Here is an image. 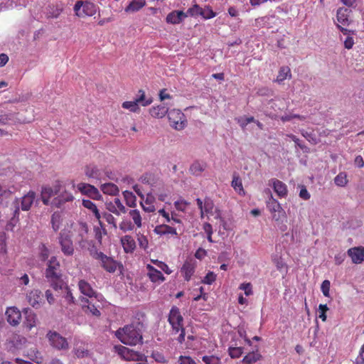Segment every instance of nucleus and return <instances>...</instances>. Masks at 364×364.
<instances>
[{"label":"nucleus","mask_w":364,"mask_h":364,"mask_svg":"<svg viewBox=\"0 0 364 364\" xmlns=\"http://www.w3.org/2000/svg\"><path fill=\"white\" fill-rule=\"evenodd\" d=\"M168 118L170 125L176 130H181L185 127V115L179 109H171L168 111Z\"/></svg>","instance_id":"nucleus-9"},{"label":"nucleus","mask_w":364,"mask_h":364,"mask_svg":"<svg viewBox=\"0 0 364 364\" xmlns=\"http://www.w3.org/2000/svg\"><path fill=\"white\" fill-rule=\"evenodd\" d=\"M168 111V107L164 104L154 106L150 108L149 114H151V117L159 119L163 118L166 114H167Z\"/></svg>","instance_id":"nucleus-27"},{"label":"nucleus","mask_w":364,"mask_h":364,"mask_svg":"<svg viewBox=\"0 0 364 364\" xmlns=\"http://www.w3.org/2000/svg\"><path fill=\"white\" fill-rule=\"evenodd\" d=\"M188 203L185 200H177L174 203L175 208L179 210L184 212L186 209L187 205Z\"/></svg>","instance_id":"nucleus-64"},{"label":"nucleus","mask_w":364,"mask_h":364,"mask_svg":"<svg viewBox=\"0 0 364 364\" xmlns=\"http://www.w3.org/2000/svg\"><path fill=\"white\" fill-rule=\"evenodd\" d=\"M255 122V119L253 117H248L245 118H240L237 119V122L240 126L244 129L249 123Z\"/></svg>","instance_id":"nucleus-62"},{"label":"nucleus","mask_w":364,"mask_h":364,"mask_svg":"<svg viewBox=\"0 0 364 364\" xmlns=\"http://www.w3.org/2000/svg\"><path fill=\"white\" fill-rule=\"evenodd\" d=\"M74 200L73 194L68 191H64L60 193L57 197L54 198L52 201V205L56 208H60L67 202H71Z\"/></svg>","instance_id":"nucleus-19"},{"label":"nucleus","mask_w":364,"mask_h":364,"mask_svg":"<svg viewBox=\"0 0 364 364\" xmlns=\"http://www.w3.org/2000/svg\"><path fill=\"white\" fill-rule=\"evenodd\" d=\"M78 287L82 294L90 298L96 297V291L87 281L84 279L80 280L78 282Z\"/></svg>","instance_id":"nucleus-25"},{"label":"nucleus","mask_w":364,"mask_h":364,"mask_svg":"<svg viewBox=\"0 0 364 364\" xmlns=\"http://www.w3.org/2000/svg\"><path fill=\"white\" fill-rule=\"evenodd\" d=\"M202 11V8L198 5L194 4L192 7L189 8L185 14H187V17L190 16H200V13Z\"/></svg>","instance_id":"nucleus-50"},{"label":"nucleus","mask_w":364,"mask_h":364,"mask_svg":"<svg viewBox=\"0 0 364 364\" xmlns=\"http://www.w3.org/2000/svg\"><path fill=\"white\" fill-rule=\"evenodd\" d=\"M142 327L143 324L140 322L125 325L115 331V336L127 346L141 344L143 343Z\"/></svg>","instance_id":"nucleus-1"},{"label":"nucleus","mask_w":364,"mask_h":364,"mask_svg":"<svg viewBox=\"0 0 364 364\" xmlns=\"http://www.w3.org/2000/svg\"><path fill=\"white\" fill-rule=\"evenodd\" d=\"M78 190L81 193L86 195L92 199L99 200L101 195L97 188L88 183H80L77 185Z\"/></svg>","instance_id":"nucleus-15"},{"label":"nucleus","mask_w":364,"mask_h":364,"mask_svg":"<svg viewBox=\"0 0 364 364\" xmlns=\"http://www.w3.org/2000/svg\"><path fill=\"white\" fill-rule=\"evenodd\" d=\"M216 274L213 272H208L202 280V283L212 284L216 280Z\"/></svg>","instance_id":"nucleus-56"},{"label":"nucleus","mask_w":364,"mask_h":364,"mask_svg":"<svg viewBox=\"0 0 364 364\" xmlns=\"http://www.w3.org/2000/svg\"><path fill=\"white\" fill-rule=\"evenodd\" d=\"M49 255H50L49 249L45 244L41 243L38 246V257H39V259L41 261L45 262L48 259Z\"/></svg>","instance_id":"nucleus-41"},{"label":"nucleus","mask_w":364,"mask_h":364,"mask_svg":"<svg viewBox=\"0 0 364 364\" xmlns=\"http://www.w3.org/2000/svg\"><path fill=\"white\" fill-rule=\"evenodd\" d=\"M331 283L328 280H324L321 286V290L325 296H329Z\"/></svg>","instance_id":"nucleus-61"},{"label":"nucleus","mask_w":364,"mask_h":364,"mask_svg":"<svg viewBox=\"0 0 364 364\" xmlns=\"http://www.w3.org/2000/svg\"><path fill=\"white\" fill-rule=\"evenodd\" d=\"M91 257L97 260L100 266L107 272L114 273L117 269L122 268V264L115 260L112 257H109L97 249L90 250Z\"/></svg>","instance_id":"nucleus-4"},{"label":"nucleus","mask_w":364,"mask_h":364,"mask_svg":"<svg viewBox=\"0 0 364 364\" xmlns=\"http://www.w3.org/2000/svg\"><path fill=\"white\" fill-rule=\"evenodd\" d=\"M124 198L126 199L127 204L129 206L132 207V206H135L136 205V203H135L136 198L132 194V192L125 191V192H124Z\"/></svg>","instance_id":"nucleus-55"},{"label":"nucleus","mask_w":364,"mask_h":364,"mask_svg":"<svg viewBox=\"0 0 364 364\" xmlns=\"http://www.w3.org/2000/svg\"><path fill=\"white\" fill-rule=\"evenodd\" d=\"M124 109H129L130 112L137 113L140 111V108L135 100L134 101H126L122 105Z\"/></svg>","instance_id":"nucleus-42"},{"label":"nucleus","mask_w":364,"mask_h":364,"mask_svg":"<svg viewBox=\"0 0 364 364\" xmlns=\"http://www.w3.org/2000/svg\"><path fill=\"white\" fill-rule=\"evenodd\" d=\"M134 100L138 104V105H141L143 107L148 106L151 105L153 102L152 97H146L144 90L141 89L138 91L136 97L135 98Z\"/></svg>","instance_id":"nucleus-31"},{"label":"nucleus","mask_w":364,"mask_h":364,"mask_svg":"<svg viewBox=\"0 0 364 364\" xmlns=\"http://www.w3.org/2000/svg\"><path fill=\"white\" fill-rule=\"evenodd\" d=\"M154 232L160 236L171 235L172 236H175L176 237H178L176 228L166 224L156 225L154 230Z\"/></svg>","instance_id":"nucleus-22"},{"label":"nucleus","mask_w":364,"mask_h":364,"mask_svg":"<svg viewBox=\"0 0 364 364\" xmlns=\"http://www.w3.org/2000/svg\"><path fill=\"white\" fill-rule=\"evenodd\" d=\"M11 342L16 348H18L26 343V338L19 335H15L13 337Z\"/></svg>","instance_id":"nucleus-52"},{"label":"nucleus","mask_w":364,"mask_h":364,"mask_svg":"<svg viewBox=\"0 0 364 364\" xmlns=\"http://www.w3.org/2000/svg\"><path fill=\"white\" fill-rule=\"evenodd\" d=\"M63 11V9L58 6L50 7V11L48 14V17L51 18H57Z\"/></svg>","instance_id":"nucleus-58"},{"label":"nucleus","mask_w":364,"mask_h":364,"mask_svg":"<svg viewBox=\"0 0 364 364\" xmlns=\"http://www.w3.org/2000/svg\"><path fill=\"white\" fill-rule=\"evenodd\" d=\"M73 10L78 17L92 16L97 12V6L88 1H77Z\"/></svg>","instance_id":"nucleus-8"},{"label":"nucleus","mask_w":364,"mask_h":364,"mask_svg":"<svg viewBox=\"0 0 364 364\" xmlns=\"http://www.w3.org/2000/svg\"><path fill=\"white\" fill-rule=\"evenodd\" d=\"M82 205L85 208H86L88 210H90L93 213L95 218L99 222V224H100V227L102 228V230H104L105 233L106 234V230H105V229L104 228L103 223L101 221L102 215H101V214H100L97 207L96 206V205L93 202L90 200L84 199V200H82Z\"/></svg>","instance_id":"nucleus-20"},{"label":"nucleus","mask_w":364,"mask_h":364,"mask_svg":"<svg viewBox=\"0 0 364 364\" xmlns=\"http://www.w3.org/2000/svg\"><path fill=\"white\" fill-rule=\"evenodd\" d=\"M85 173L87 177L92 178H99L100 176V170L93 165L87 166L85 169Z\"/></svg>","instance_id":"nucleus-40"},{"label":"nucleus","mask_w":364,"mask_h":364,"mask_svg":"<svg viewBox=\"0 0 364 364\" xmlns=\"http://www.w3.org/2000/svg\"><path fill=\"white\" fill-rule=\"evenodd\" d=\"M58 242L62 252L65 256H73L75 252L71 236L68 232H61L58 237Z\"/></svg>","instance_id":"nucleus-10"},{"label":"nucleus","mask_w":364,"mask_h":364,"mask_svg":"<svg viewBox=\"0 0 364 364\" xmlns=\"http://www.w3.org/2000/svg\"><path fill=\"white\" fill-rule=\"evenodd\" d=\"M168 322L171 326V334H178L176 340L179 343H183L185 341L186 336L183 326V317L177 306H173L171 307L168 316Z\"/></svg>","instance_id":"nucleus-3"},{"label":"nucleus","mask_w":364,"mask_h":364,"mask_svg":"<svg viewBox=\"0 0 364 364\" xmlns=\"http://www.w3.org/2000/svg\"><path fill=\"white\" fill-rule=\"evenodd\" d=\"M232 188L240 195H245V191L242 186V183L240 177L237 174L233 175V178L231 183Z\"/></svg>","instance_id":"nucleus-37"},{"label":"nucleus","mask_w":364,"mask_h":364,"mask_svg":"<svg viewBox=\"0 0 364 364\" xmlns=\"http://www.w3.org/2000/svg\"><path fill=\"white\" fill-rule=\"evenodd\" d=\"M27 299L30 305L34 308H37L43 299L42 293L38 289L31 290L27 294Z\"/></svg>","instance_id":"nucleus-24"},{"label":"nucleus","mask_w":364,"mask_h":364,"mask_svg":"<svg viewBox=\"0 0 364 364\" xmlns=\"http://www.w3.org/2000/svg\"><path fill=\"white\" fill-rule=\"evenodd\" d=\"M146 5L145 0H132L129 4L125 8L127 13H134L139 11Z\"/></svg>","instance_id":"nucleus-30"},{"label":"nucleus","mask_w":364,"mask_h":364,"mask_svg":"<svg viewBox=\"0 0 364 364\" xmlns=\"http://www.w3.org/2000/svg\"><path fill=\"white\" fill-rule=\"evenodd\" d=\"M82 302V309L87 314H91L92 316H100V311L94 304L90 301L88 299L82 298L81 299Z\"/></svg>","instance_id":"nucleus-28"},{"label":"nucleus","mask_w":364,"mask_h":364,"mask_svg":"<svg viewBox=\"0 0 364 364\" xmlns=\"http://www.w3.org/2000/svg\"><path fill=\"white\" fill-rule=\"evenodd\" d=\"M291 77V70L288 66H282L280 68L278 75L277 76L276 81L279 83H282L284 80Z\"/></svg>","instance_id":"nucleus-34"},{"label":"nucleus","mask_w":364,"mask_h":364,"mask_svg":"<svg viewBox=\"0 0 364 364\" xmlns=\"http://www.w3.org/2000/svg\"><path fill=\"white\" fill-rule=\"evenodd\" d=\"M151 262L156 264L159 268L164 271L166 274H170L172 271L169 269L168 266L164 262L159 260H151Z\"/></svg>","instance_id":"nucleus-54"},{"label":"nucleus","mask_w":364,"mask_h":364,"mask_svg":"<svg viewBox=\"0 0 364 364\" xmlns=\"http://www.w3.org/2000/svg\"><path fill=\"white\" fill-rule=\"evenodd\" d=\"M196 268V262L193 258L187 259L181 267V273L184 280L188 282L194 274Z\"/></svg>","instance_id":"nucleus-12"},{"label":"nucleus","mask_w":364,"mask_h":364,"mask_svg":"<svg viewBox=\"0 0 364 364\" xmlns=\"http://www.w3.org/2000/svg\"><path fill=\"white\" fill-rule=\"evenodd\" d=\"M348 181L347 175L344 172L339 173L334 178L335 184L340 187H344Z\"/></svg>","instance_id":"nucleus-43"},{"label":"nucleus","mask_w":364,"mask_h":364,"mask_svg":"<svg viewBox=\"0 0 364 364\" xmlns=\"http://www.w3.org/2000/svg\"><path fill=\"white\" fill-rule=\"evenodd\" d=\"M202 360L205 364H221L220 358L215 355H204L202 358Z\"/></svg>","instance_id":"nucleus-47"},{"label":"nucleus","mask_w":364,"mask_h":364,"mask_svg":"<svg viewBox=\"0 0 364 364\" xmlns=\"http://www.w3.org/2000/svg\"><path fill=\"white\" fill-rule=\"evenodd\" d=\"M264 192L267 194L269 195V198L267 201V206L270 211V213L272 215V218L276 220L279 221L282 218H284L286 217V213L282 208L281 204L279 203V201L275 199L271 191L269 188H267Z\"/></svg>","instance_id":"nucleus-7"},{"label":"nucleus","mask_w":364,"mask_h":364,"mask_svg":"<svg viewBox=\"0 0 364 364\" xmlns=\"http://www.w3.org/2000/svg\"><path fill=\"white\" fill-rule=\"evenodd\" d=\"M151 358L158 363H165L166 362V359L164 354L159 351L155 350L151 353Z\"/></svg>","instance_id":"nucleus-57"},{"label":"nucleus","mask_w":364,"mask_h":364,"mask_svg":"<svg viewBox=\"0 0 364 364\" xmlns=\"http://www.w3.org/2000/svg\"><path fill=\"white\" fill-rule=\"evenodd\" d=\"M301 135L312 144H316L318 141L313 132H308L305 130L301 131Z\"/></svg>","instance_id":"nucleus-53"},{"label":"nucleus","mask_w":364,"mask_h":364,"mask_svg":"<svg viewBox=\"0 0 364 364\" xmlns=\"http://www.w3.org/2000/svg\"><path fill=\"white\" fill-rule=\"evenodd\" d=\"M186 17L187 14H185L183 11L175 10L166 16V21L171 24H179Z\"/></svg>","instance_id":"nucleus-21"},{"label":"nucleus","mask_w":364,"mask_h":364,"mask_svg":"<svg viewBox=\"0 0 364 364\" xmlns=\"http://www.w3.org/2000/svg\"><path fill=\"white\" fill-rule=\"evenodd\" d=\"M63 221V217L60 212H55L51 216V225L53 230L57 232L60 227Z\"/></svg>","instance_id":"nucleus-38"},{"label":"nucleus","mask_w":364,"mask_h":364,"mask_svg":"<svg viewBox=\"0 0 364 364\" xmlns=\"http://www.w3.org/2000/svg\"><path fill=\"white\" fill-rule=\"evenodd\" d=\"M119 228L121 230H122L123 232H127V231H132L134 229L135 226L134 225L130 222L129 220H123L119 225Z\"/></svg>","instance_id":"nucleus-48"},{"label":"nucleus","mask_w":364,"mask_h":364,"mask_svg":"<svg viewBox=\"0 0 364 364\" xmlns=\"http://www.w3.org/2000/svg\"><path fill=\"white\" fill-rule=\"evenodd\" d=\"M121 243L126 253H132L136 248V242L131 235H125L121 238Z\"/></svg>","instance_id":"nucleus-26"},{"label":"nucleus","mask_w":364,"mask_h":364,"mask_svg":"<svg viewBox=\"0 0 364 364\" xmlns=\"http://www.w3.org/2000/svg\"><path fill=\"white\" fill-rule=\"evenodd\" d=\"M138 195L141 198L142 201H141V205L145 212L147 213H153L155 211V198L151 193H148L144 199V195L136 191Z\"/></svg>","instance_id":"nucleus-18"},{"label":"nucleus","mask_w":364,"mask_h":364,"mask_svg":"<svg viewBox=\"0 0 364 364\" xmlns=\"http://www.w3.org/2000/svg\"><path fill=\"white\" fill-rule=\"evenodd\" d=\"M178 364H196V363L190 356L181 355L178 358Z\"/></svg>","instance_id":"nucleus-63"},{"label":"nucleus","mask_w":364,"mask_h":364,"mask_svg":"<svg viewBox=\"0 0 364 364\" xmlns=\"http://www.w3.org/2000/svg\"><path fill=\"white\" fill-rule=\"evenodd\" d=\"M239 289L243 290L245 291V294L247 296L253 294L252 286L250 282L241 284Z\"/></svg>","instance_id":"nucleus-59"},{"label":"nucleus","mask_w":364,"mask_h":364,"mask_svg":"<svg viewBox=\"0 0 364 364\" xmlns=\"http://www.w3.org/2000/svg\"><path fill=\"white\" fill-rule=\"evenodd\" d=\"M36 198V193L30 191L27 194L23 196L20 200L16 199L13 202L12 217L9 222L6 224V230H13L16 223L18 222L19 217V203H21V208L23 211H28L31 208Z\"/></svg>","instance_id":"nucleus-2"},{"label":"nucleus","mask_w":364,"mask_h":364,"mask_svg":"<svg viewBox=\"0 0 364 364\" xmlns=\"http://www.w3.org/2000/svg\"><path fill=\"white\" fill-rule=\"evenodd\" d=\"M262 358L261 354L257 350L247 353L242 359V362L246 364H252L259 360Z\"/></svg>","instance_id":"nucleus-36"},{"label":"nucleus","mask_w":364,"mask_h":364,"mask_svg":"<svg viewBox=\"0 0 364 364\" xmlns=\"http://www.w3.org/2000/svg\"><path fill=\"white\" fill-rule=\"evenodd\" d=\"M205 168V165L198 161L194 162L190 168L191 171L195 175H200Z\"/></svg>","instance_id":"nucleus-44"},{"label":"nucleus","mask_w":364,"mask_h":364,"mask_svg":"<svg viewBox=\"0 0 364 364\" xmlns=\"http://www.w3.org/2000/svg\"><path fill=\"white\" fill-rule=\"evenodd\" d=\"M319 318L323 321H326V312L328 311V307L326 304H320L318 306Z\"/></svg>","instance_id":"nucleus-60"},{"label":"nucleus","mask_w":364,"mask_h":364,"mask_svg":"<svg viewBox=\"0 0 364 364\" xmlns=\"http://www.w3.org/2000/svg\"><path fill=\"white\" fill-rule=\"evenodd\" d=\"M102 218L106 220V222L111 225L114 229L117 228L116 219L114 217L109 213H103L102 215Z\"/></svg>","instance_id":"nucleus-51"},{"label":"nucleus","mask_w":364,"mask_h":364,"mask_svg":"<svg viewBox=\"0 0 364 364\" xmlns=\"http://www.w3.org/2000/svg\"><path fill=\"white\" fill-rule=\"evenodd\" d=\"M55 195V191H53L51 186L49 185L42 186L41 196V200L44 205H48L50 203V199Z\"/></svg>","instance_id":"nucleus-29"},{"label":"nucleus","mask_w":364,"mask_h":364,"mask_svg":"<svg viewBox=\"0 0 364 364\" xmlns=\"http://www.w3.org/2000/svg\"><path fill=\"white\" fill-rule=\"evenodd\" d=\"M200 16L205 19H210L216 16V13L213 11L210 6H206L202 8Z\"/></svg>","instance_id":"nucleus-45"},{"label":"nucleus","mask_w":364,"mask_h":364,"mask_svg":"<svg viewBox=\"0 0 364 364\" xmlns=\"http://www.w3.org/2000/svg\"><path fill=\"white\" fill-rule=\"evenodd\" d=\"M213 208H214L213 201L209 198H205L204 206H203V215L205 213H206V214L212 213Z\"/></svg>","instance_id":"nucleus-49"},{"label":"nucleus","mask_w":364,"mask_h":364,"mask_svg":"<svg viewBox=\"0 0 364 364\" xmlns=\"http://www.w3.org/2000/svg\"><path fill=\"white\" fill-rule=\"evenodd\" d=\"M348 257L353 264H358L364 262V247L358 246L349 248L347 251Z\"/></svg>","instance_id":"nucleus-14"},{"label":"nucleus","mask_w":364,"mask_h":364,"mask_svg":"<svg viewBox=\"0 0 364 364\" xmlns=\"http://www.w3.org/2000/svg\"><path fill=\"white\" fill-rule=\"evenodd\" d=\"M129 215L132 219L134 226H136L137 228H141L142 225V219L140 212L136 209L131 210L129 213Z\"/></svg>","instance_id":"nucleus-39"},{"label":"nucleus","mask_w":364,"mask_h":364,"mask_svg":"<svg viewBox=\"0 0 364 364\" xmlns=\"http://www.w3.org/2000/svg\"><path fill=\"white\" fill-rule=\"evenodd\" d=\"M106 209L117 215L126 213V208L118 198H114L112 201L105 203Z\"/></svg>","instance_id":"nucleus-16"},{"label":"nucleus","mask_w":364,"mask_h":364,"mask_svg":"<svg viewBox=\"0 0 364 364\" xmlns=\"http://www.w3.org/2000/svg\"><path fill=\"white\" fill-rule=\"evenodd\" d=\"M5 316L7 322L12 326H17L21 321V313L16 306L8 307Z\"/></svg>","instance_id":"nucleus-13"},{"label":"nucleus","mask_w":364,"mask_h":364,"mask_svg":"<svg viewBox=\"0 0 364 364\" xmlns=\"http://www.w3.org/2000/svg\"><path fill=\"white\" fill-rule=\"evenodd\" d=\"M37 316L33 312H27L26 314L25 321L23 325L25 328L30 331L36 326Z\"/></svg>","instance_id":"nucleus-33"},{"label":"nucleus","mask_w":364,"mask_h":364,"mask_svg":"<svg viewBox=\"0 0 364 364\" xmlns=\"http://www.w3.org/2000/svg\"><path fill=\"white\" fill-rule=\"evenodd\" d=\"M269 185L272 186L274 191L280 198H286L288 195L287 185L277 178H272L269 181Z\"/></svg>","instance_id":"nucleus-17"},{"label":"nucleus","mask_w":364,"mask_h":364,"mask_svg":"<svg viewBox=\"0 0 364 364\" xmlns=\"http://www.w3.org/2000/svg\"><path fill=\"white\" fill-rule=\"evenodd\" d=\"M101 190L105 194L117 196L119 193L117 186L112 183H104L101 186Z\"/></svg>","instance_id":"nucleus-35"},{"label":"nucleus","mask_w":364,"mask_h":364,"mask_svg":"<svg viewBox=\"0 0 364 364\" xmlns=\"http://www.w3.org/2000/svg\"><path fill=\"white\" fill-rule=\"evenodd\" d=\"M228 353L232 358H238L243 353L242 347H230L228 348Z\"/></svg>","instance_id":"nucleus-46"},{"label":"nucleus","mask_w":364,"mask_h":364,"mask_svg":"<svg viewBox=\"0 0 364 364\" xmlns=\"http://www.w3.org/2000/svg\"><path fill=\"white\" fill-rule=\"evenodd\" d=\"M146 269L148 271L147 275L152 282H163L165 280V277L161 272L156 269L152 265L148 264L146 265Z\"/></svg>","instance_id":"nucleus-23"},{"label":"nucleus","mask_w":364,"mask_h":364,"mask_svg":"<svg viewBox=\"0 0 364 364\" xmlns=\"http://www.w3.org/2000/svg\"><path fill=\"white\" fill-rule=\"evenodd\" d=\"M114 351L124 360L144 361L146 359L144 354L121 345L114 346Z\"/></svg>","instance_id":"nucleus-6"},{"label":"nucleus","mask_w":364,"mask_h":364,"mask_svg":"<svg viewBox=\"0 0 364 364\" xmlns=\"http://www.w3.org/2000/svg\"><path fill=\"white\" fill-rule=\"evenodd\" d=\"M350 12L346 8H339L337 11V20L343 26H348L349 24L348 16Z\"/></svg>","instance_id":"nucleus-32"},{"label":"nucleus","mask_w":364,"mask_h":364,"mask_svg":"<svg viewBox=\"0 0 364 364\" xmlns=\"http://www.w3.org/2000/svg\"><path fill=\"white\" fill-rule=\"evenodd\" d=\"M49 343L53 348L58 350H65L68 348V343L65 338L60 336L56 331H49L46 335Z\"/></svg>","instance_id":"nucleus-11"},{"label":"nucleus","mask_w":364,"mask_h":364,"mask_svg":"<svg viewBox=\"0 0 364 364\" xmlns=\"http://www.w3.org/2000/svg\"><path fill=\"white\" fill-rule=\"evenodd\" d=\"M45 277L50 283L53 289L58 287V282L61 277L60 264L55 256H53L48 260L47 268L45 271Z\"/></svg>","instance_id":"nucleus-5"}]
</instances>
